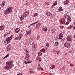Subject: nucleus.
Wrapping results in <instances>:
<instances>
[{"instance_id": "31", "label": "nucleus", "mask_w": 75, "mask_h": 75, "mask_svg": "<svg viewBox=\"0 0 75 75\" xmlns=\"http://www.w3.org/2000/svg\"><path fill=\"white\" fill-rule=\"evenodd\" d=\"M66 16H67V19H68V18H71V17H70V16L69 15H68V14H66Z\"/></svg>"}, {"instance_id": "57", "label": "nucleus", "mask_w": 75, "mask_h": 75, "mask_svg": "<svg viewBox=\"0 0 75 75\" xmlns=\"http://www.w3.org/2000/svg\"><path fill=\"white\" fill-rule=\"evenodd\" d=\"M7 57L6 56L4 57L2 59L3 60L4 59H5V58H6Z\"/></svg>"}, {"instance_id": "64", "label": "nucleus", "mask_w": 75, "mask_h": 75, "mask_svg": "<svg viewBox=\"0 0 75 75\" xmlns=\"http://www.w3.org/2000/svg\"><path fill=\"white\" fill-rule=\"evenodd\" d=\"M73 37L75 38V35H74V36H73Z\"/></svg>"}, {"instance_id": "62", "label": "nucleus", "mask_w": 75, "mask_h": 75, "mask_svg": "<svg viewBox=\"0 0 75 75\" xmlns=\"http://www.w3.org/2000/svg\"><path fill=\"white\" fill-rule=\"evenodd\" d=\"M36 59L37 60H38V57H37Z\"/></svg>"}, {"instance_id": "45", "label": "nucleus", "mask_w": 75, "mask_h": 75, "mask_svg": "<svg viewBox=\"0 0 75 75\" xmlns=\"http://www.w3.org/2000/svg\"><path fill=\"white\" fill-rule=\"evenodd\" d=\"M59 39V38H58V36L57 37H56V40H58Z\"/></svg>"}, {"instance_id": "34", "label": "nucleus", "mask_w": 75, "mask_h": 75, "mask_svg": "<svg viewBox=\"0 0 75 75\" xmlns=\"http://www.w3.org/2000/svg\"><path fill=\"white\" fill-rule=\"evenodd\" d=\"M55 66H51V67H50V69H52V68H55Z\"/></svg>"}, {"instance_id": "30", "label": "nucleus", "mask_w": 75, "mask_h": 75, "mask_svg": "<svg viewBox=\"0 0 75 75\" xmlns=\"http://www.w3.org/2000/svg\"><path fill=\"white\" fill-rule=\"evenodd\" d=\"M59 9L60 10H62V11H63V9H62V7H60L59 8Z\"/></svg>"}, {"instance_id": "42", "label": "nucleus", "mask_w": 75, "mask_h": 75, "mask_svg": "<svg viewBox=\"0 0 75 75\" xmlns=\"http://www.w3.org/2000/svg\"><path fill=\"white\" fill-rule=\"evenodd\" d=\"M29 72H30V74H33V73H34V71H30Z\"/></svg>"}, {"instance_id": "12", "label": "nucleus", "mask_w": 75, "mask_h": 75, "mask_svg": "<svg viewBox=\"0 0 75 75\" xmlns=\"http://www.w3.org/2000/svg\"><path fill=\"white\" fill-rule=\"evenodd\" d=\"M12 66H5L4 67L5 69L6 70H8V69H10L11 68Z\"/></svg>"}, {"instance_id": "44", "label": "nucleus", "mask_w": 75, "mask_h": 75, "mask_svg": "<svg viewBox=\"0 0 75 75\" xmlns=\"http://www.w3.org/2000/svg\"><path fill=\"white\" fill-rule=\"evenodd\" d=\"M8 56H9V54H8L5 56V57H6V58H7V57H8Z\"/></svg>"}, {"instance_id": "5", "label": "nucleus", "mask_w": 75, "mask_h": 75, "mask_svg": "<svg viewBox=\"0 0 75 75\" xmlns=\"http://www.w3.org/2000/svg\"><path fill=\"white\" fill-rule=\"evenodd\" d=\"M28 14H29V11H26L23 15V17H26L27 16H28Z\"/></svg>"}, {"instance_id": "60", "label": "nucleus", "mask_w": 75, "mask_h": 75, "mask_svg": "<svg viewBox=\"0 0 75 75\" xmlns=\"http://www.w3.org/2000/svg\"><path fill=\"white\" fill-rule=\"evenodd\" d=\"M70 66H73V65H72V64H70Z\"/></svg>"}, {"instance_id": "15", "label": "nucleus", "mask_w": 75, "mask_h": 75, "mask_svg": "<svg viewBox=\"0 0 75 75\" xmlns=\"http://www.w3.org/2000/svg\"><path fill=\"white\" fill-rule=\"evenodd\" d=\"M67 40L68 41H71L72 40L71 37H68L67 38Z\"/></svg>"}, {"instance_id": "17", "label": "nucleus", "mask_w": 75, "mask_h": 75, "mask_svg": "<svg viewBox=\"0 0 75 75\" xmlns=\"http://www.w3.org/2000/svg\"><path fill=\"white\" fill-rule=\"evenodd\" d=\"M20 31V29L16 28L15 29V32L16 33H18Z\"/></svg>"}, {"instance_id": "47", "label": "nucleus", "mask_w": 75, "mask_h": 75, "mask_svg": "<svg viewBox=\"0 0 75 75\" xmlns=\"http://www.w3.org/2000/svg\"><path fill=\"white\" fill-rule=\"evenodd\" d=\"M2 3H3V5L4 6V5L6 4H5V2L4 1Z\"/></svg>"}, {"instance_id": "24", "label": "nucleus", "mask_w": 75, "mask_h": 75, "mask_svg": "<svg viewBox=\"0 0 75 75\" xmlns=\"http://www.w3.org/2000/svg\"><path fill=\"white\" fill-rule=\"evenodd\" d=\"M56 46L58 47V45H59V42H55V44H54Z\"/></svg>"}, {"instance_id": "3", "label": "nucleus", "mask_w": 75, "mask_h": 75, "mask_svg": "<svg viewBox=\"0 0 75 75\" xmlns=\"http://www.w3.org/2000/svg\"><path fill=\"white\" fill-rule=\"evenodd\" d=\"M13 60H10L9 62H7L6 63V64L8 66H13Z\"/></svg>"}, {"instance_id": "52", "label": "nucleus", "mask_w": 75, "mask_h": 75, "mask_svg": "<svg viewBox=\"0 0 75 75\" xmlns=\"http://www.w3.org/2000/svg\"><path fill=\"white\" fill-rule=\"evenodd\" d=\"M65 40V38H63V39L62 40H62H63V41H64Z\"/></svg>"}, {"instance_id": "2", "label": "nucleus", "mask_w": 75, "mask_h": 75, "mask_svg": "<svg viewBox=\"0 0 75 75\" xmlns=\"http://www.w3.org/2000/svg\"><path fill=\"white\" fill-rule=\"evenodd\" d=\"M13 35H12L10 37H9L6 39V40L7 41V44H8V43H10L11 40L13 38Z\"/></svg>"}, {"instance_id": "28", "label": "nucleus", "mask_w": 75, "mask_h": 75, "mask_svg": "<svg viewBox=\"0 0 75 75\" xmlns=\"http://www.w3.org/2000/svg\"><path fill=\"white\" fill-rule=\"evenodd\" d=\"M60 50H57L55 52H56L57 54H59V53H60Z\"/></svg>"}, {"instance_id": "23", "label": "nucleus", "mask_w": 75, "mask_h": 75, "mask_svg": "<svg viewBox=\"0 0 75 75\" xmlns=\"http://www.w3.org/2000/svg\"><path fill=\"white\" fill-rule=\"evenodd\" d=\"M72 27H73V26H72V25H70L67 28V29H68V30H70Z\"/></svg>"}, {"instance_id": "27", "label": "nucleus", "mask_w": 75, "mask_h": 75, "mask_svg": "<svg viewBox=\"0 0 75 75\" xmlns=\"http://www.w3.org/2000/svg\"><path fill=\"white\" fill-rule=\"evenodd\" d=\"M68 22H70L71 21V18L67 19Z\"/></svg>"}, {"instance_id": "9", "label": "nucleus", "mask_w": 75, "mask_h": 75, "mask_svg": "<svg viewBox=\"0 0 75 75\" xmlns=\"http://www.w3.org/2000/svg\"><path fill=\"white\" fill-rule=\"evenodd\" d=\"M26 56L25 57V59H26V60H27V61H30V59L28 58H30V56L29 54H26Z\"/></svg>"}, {"instance_id": "18", "label": "nucleus", "mask_w": 75, "mask_h": 75, "mask_svg": "<svg viewBox=\"0 0 75 75\" xmlns=\"http://www.w3.org/2000/svg\"><path fill=\"white\" fill-rule=\"evenodd\" d=\"M40 52H43V53H45V49L43 48L41 50H40Z\"/></svg>"}, {"instance_id": "43", "label": "nucleus", "mask_w": 75, "mask_h": 75, "mask_svg": "<svg viewBox=\"0 0 75 75\" xmlns=\"http://www.w3.org/2000/svg\"><path fill=\"white\" fill-rule=\"evenodd\" d=\"M37 40H38L39 39H40V36H38V35H37Z\"/></svg>"}, {"instance_id": "36", "label": "nucleus", "mask_w": 75, "mask_h": 75, "mask_svg": "<svg viewBox=\"0 0 75 75\" xmlns=\"http://www.w3.org/2000/svg\"><path fill=\"white\" fill-rule=\"evenodd\" d=\"M64 18L65 19H67V15H65L64 16Z\"/></svg>"}, {"instance_id": "21", "label": "nucleus", "mask_w": 75, "mask_h": 75, "mask_svg": "<svg viewBox=\"0 0 75 75\" xmlns=\"http://www.w3.org/2000/svg\"><path fill=\"white\" fill-rule=\"evenodd\" d=\"M38 69H41V70H43L44 69L43 68L41 67L40 66H38Z\"/></svg>"}, {"instance_id": "20", "label": "nucleus", "mask_w": 75, "mask_h": 75, "mask_svg": "<svg viewBox=\"0 0 75 75\" xmlns=\"http://www.w3.org/2000/svg\"><path fill=\"white\" fill-rule=\"evenodd\" d=\"M25 64H29L30 63H31V62H32V61H28V62H26V61H25Z\"/></svg>"}, {"instance_id": "8", "label": "nucleus", "mask_w": 75, "mask_h": 75, "mask_svg": "<svg viewBox=\"0 0 75 75\" xmlns=\"http://www.w3.org/2000/svg\"><path fill=\"white\" fill-rule=\"evenodd\" d=\"M31 30H30L28 31H27L26 32V35H25L26 36H27L28 35H31Z\"/></svg>"}, {"instance_id": "56", "label": "nucleus", "mask_w": 75, "mask_h": 75, "mask_svg": "<svg viewBox=\"0 0 75 75\" xmlns=\"http://www.w3.org/2000/svg\"><path fill=\"white\" fill-rule=\"evenodd\" d=\"M46 4L47 5H49V2H48V3H46Z\"/></svg>"}, {"instance_id": "19", "label": "nucleus", "mask_w": 75, "mask_h": 75, "mask_svg": "<svg viewBox=\"0 0 75 75\" xmlns=\"http://www.w3.org/2000/svg\"><path fill=\"white\" fill-rule=\"evenodd\" d=\"M57 3H55V2H54V3L53 4V5L52 6L51 8H52L54 7V6H57Z\"/></svg>"}, {"instance_id": "14", "label": "nucleus", "mask_w": 75, "mask_h": 75, "mask_svg": "<svg viewBox=\"0 0 75 75\" xmlns=\"http://www.w3.org/2000/svg\"><path fill=\"white\" fill-rule=\"evenodd\" d=\"M36 44H35L34 46L32 47V50L33 51H34L35 50V47H36Z\"/></svg>"}, {"instance_id": "40", "label": "nucleus", "mask_w": 75, "mask_h": 75, "mask_svg": "<svg viewBox=\"0 0 75 75\" xmlns=\"http://www.w3.org/2000/svg\"><path fill=\"white\" fill-rule=\"evenodd\" d=\"M69 24V22H67L65 23V25H68V24Z\"/></svg>"}, {"instance_id": "46", "label": "nucleus", "mask_w": 75, "mask_h": 75, "mask_svg": "<svg viewBox=\"0 0 75 75\" xmlns=\"http://www.w3.org/2000/svg\"><path fill=\"white\" fill-rule=\"evenodd\" d=\"M64 5H65L66 6L68 5L67 3H66L65 1H64Z\"/></svg>"}, {"instance_id": "63", "label": "nucleus", "mask_w": 75, "mask_h": 75, "mask_svg": "<svg viewBox=\"0 0 75 75\" xmlns=\"http://www.w3.org/2000/svg\"><path fill=\"white\" fill-rule=\"evenodd\" d=\"M25 52L26 53H27V50H26L25 51Z\"/></svg>"}, {"instance_id": "55", "label": "nucleus", "mask_w": 75, "mask_h": 75, "mask_svg": "<svg viewBox=\"0 0 75 75\" xmlns=\"http://www.w3.org/2000/svg\"><path fill=\"white\" fill-rule=\"evenodd\" d=\"M30 53V51H27V54H28Z\"/></svg>"}, {"instance_id": "16", "label": "nucleus", "mask_w": 75, "mask_h": 75, "mask_svg": "<svg viewBox=\"0 0 75 75\" xmlns=\"http://www.w3.org/2000/svg\"><path fill=\"white\" fill-rule=\"evenodd\" d=\"M4 29V26L2 25H1L0 26V31H3Z\"/></svg>"}, {"instance_id": "29", "label": "nucleus", "mask_w": 75, "mask_h": 75, "mask_svg": "<svg viewBox=\"0 0 75 75\" xmlns=\"http://www.w3.org/2000/svg\"><path fill=\"white\" fill-rule=\"evenodd\" d=\"M8 47V48H7V50H8L9 51H10V50H11V47H9V46H8V45L7 46Z\"/></svg>"}, {"instance_id": "59", "label": "nucleus", "mask_w": 75, "mask_h": 75, "mask_svg": "<svg viewBox=\"0 0 75 75\" xmlns=\"http://www.w3.org/2000/svg\"><path fill=\"white\" fill-rule=\"evenodd\" d=\"M73 30H75V25L73 27Z\"/></svg>"}, {"instance_id": "58", "label": "nucleus", "mask_w": 75, "mask_h": 75, "mask_svg": "<svg viewBox=\"0 0 75 75\" xmlns=\"http://www.w3.org/2000/svg\"><path fill=\"white\" fill-rule=\"evenodd\" d=\"M1 6H4V5H3V2L1 4Z\"/></svg>"}, {"instance_id": "48", "label": "nucleus", "mask_w": 75, "mask_h": 75, "mask_svg": "<svg viewBox=\"0 0 75 75\" xmlns=\"http://www.w3.org/2000/svg\"><path fill=\"white\" fill-rule=\"evenodd\" d=\"M39 62H41V57H40L39 59Z\"/></svg>"}, {"instance_id": "32", "label": "nucleus", "mask_w": 75, "mask_h": 75, "mask_svg": "<svg viewBox=\"0 0 75 75\" xmlns=\"http://www.w3.org/2000/svg\"><path fill=\"white\" fill-rule=\"evenodd\" d=\"M60 27L61 29L63 30L64 29V27L63 26H60Z\"/></svg>"}, {"instance_id": "39", "label": "nucleus", "mask_w": 75, "mask_h": 75, "mask_svg": "<svg viewBox=\"0 0 75 75\" xmlns=\"http://www.w3.org/2000/svg\"><path fill=\"white\" fill-rule=\"evenodd\" d=\"M20 19L21 21H22V20H23V16H21V17L20 18Z\"/></svg>"}, {"instance_id": "6", "label": "nucleus", "mask_w": 75, "mask_h": 75, "mask_svg": "<svg viewBox=\"0 0 75 75\" xmlns=\"http://www.w3.org/2000/svg\"><path fill=\"white\" fill-rule=\"evenodd\" d=\"M60 23L61 24H64L65 23V20L64 18H61V20L60 21Z\"/></svg>"}, {"instance_id": "35", "label": "nucleus", "mask_w": 75, "mask_h": 75, "mask_svg": "<svg viewBox=\"0 0 75 75\" xmlns=\"http://www.w3.org/2000/svg\"><path fill=\"white\" fill-rule=\"evenodd\" d=\"M18 40H20L22 38V37L20 36H18Z\"/></svg>"}, {"instance_id": "25", "label": "nucleus", "mask_w": 75, "mask_h": 75, "mask_svg": "<svg viewBox=\"0 0 75 75\" xmlns=\"http://www.w3.org/2000/svg\"><path fill=\"white\" fill-rule=\"evenodd\" d=\"M46 46L47 47V48H48L50 47V44L49 42H47L46 44Z\"/></svg>"}, {"instance_id": "33", "label": "nucleus", "mask_w": 75, "mask_h": 75, "mask_svg": "<svg viewBox=\"0 0 75 75\" xmlns=\"http://www.w3.org/2000/svg\"><path fill=\"white\" fill-rule=\"evenodd\" d=\"M23 35H22V33H20L19 34V36L22 37H23Z\"/></svg>"}, {"instance_id": "49", "label": "nucleus", "mask_w": 75, "mask_h": 75, "mask_svg": "<svg viewBox=\"0 0 75 75\" xmlns=\"http://www.w3.org/2000/svg\"><path fill=\"white\" fill-rule=\"evenodd\" d=\"M39 22V21H37V22H35L34 23L35 24H37V23H38Z\"/></svg>"}, {"instance_id": "22", "label": "nucleus", "mask_w": 75, "mask_h": 75, "mask_svg": "<svg viewBox=\"0 0 75 75\" xmlns=\"http://www.w3.org/2000/svg\"><path fill=\"white\" fill-rule=\"evenodd\" d=\"M42 55V53H41V52H39L38 53V56L39 57H41Z\"/></svg>"}, {"instance_id": "54", "label": "nucleus", "mask_w": 75, "mask_h": 75, "mask_svg": "<svg viewBox=\"0 0 75 75\" xmlns=\"http://www.w3.org/2000/svg\"><path fill=\"white\" fill-rule=\"evenodd\" d=\"M59 11H62V10H61L60 11L59 9L58 10V12H59Z\"/></svg>"}, {"instance_id": "10", "label": "nucleus", "mask_w": 75, "mask_h": 75, "mask_svg": "<svg viewBox=\"0 0 75 75\" xmlns=\"http://www.w3.org/2000/svg\"><path fill=\"white\" fill-rule=\"evenodd\" d=\"M46 15L48 16V17H50V16L51 17H53V15L49 12H47V13Z\"/></svg>"}, {"instance_id": "11", "label": "nucleus", "mask_w": 75, "mask_h": 75, "mask_svg": "<svg viewBox=\"0 0 75 75\" xmlns=\"http://www.w3.org/2000/svg\"><path fill=\"white\" fill-rule=\"evenodd\" d=\"M64 37V35H63V34L62 33H60L59 34V39L60 40H61L62 38Z\"/></svg>"}, {"instance_id": "50", "label": "nucleus", "mask_w": 75, "mask_h": 75, "mask_svg": "<svg viewBox=\"0 0 75 75\" xmlns=\"http://www.w3.org/2000/svg\"><path fill=\"white\" fill-rule=\"evenodd\" d=\"M38 26H40L41 25V23H39L38 24Z\"/></svg>"}, {"instance_id": "61", "label": "nucleus", "mask_w": 75, "mask_h": 75, "mask_svg": "<svg viewBox=\"0 0 75 75\" xmlns=\"http://www.w3.org/2000/svg\"><path fill=\"white\" fill-rule=\"evenodd\" d=\"M57 0H56L54 2V3H57Z\"/></svg>"}, {"instance_id": "37", "label": "nucleus", "mask_w": 75, "mask_h": 75, "mask_svg": "<svg viewBox=\"0 0 75 75\" xmlns=\"http://www.w3.org/2000/svg\"><path fill=\"white\" fill-rule=\"evenodd\" d=\"M18 40V36L16 37L15 38V39H14V40Z\"/></svg>"}, {"instance_id": "7", "label": "nucleus", "mask_w": 75, "mask_h": 75, "mask_svg": "<svg viewBox=\"0 0 75 75\" xmlns=\"http://www.w3.org/2000/svg\"><path fill=\"white\" fill-rule=\"evenodd\" d=\"M64 45L65 47L68 48H69L68 47L71 46V45L70 44V43H68L67 42H66L64 43Z\"/></svg>"}, {"instance_id": "51", "label": "nucleus", "mask_w": 75, "mask_h": 75, "mask_svg": "<svg viewBox=\"0 0 75 75\" xmlns=\"http://www.w3.org/2000/svg\"><path fill=\"white\" fill-rule=\"evenodd\" d=\"M35 23H34L31 24V25H32V26H33V25H35Z\"/></svg>"}, {"instance_id": "26", "label": "nucleus", "mask_w": 75, "mask_h": 75, "mask_svg": "<svg viewBox=\"0 0 75 75\" xmlns=\"http://www.w3.org/2000/svg\"><path fill=\"white\" fill-rule=\"evenodd\" d=\"M56 30V29L55 28H53L51 30L52 31V33H55V31Z\"/></svg>"}, {"instance_id": "41", "label": "nucleus", "mask_w": 75, "mask_h": 75, "mask_svg": "<svg viewBox=\"0 0 75 75\" xmlns=\"http://www.w3.org/2000/svg\"><path fill=\"white\" fill-rule=\"evenodd\" d=\"M65 2L66 3H67V4H68L69 3V0H67L66 1H65Z\"/></svg>"}, {"instance_id": "1", "label": "nucleus", "mask_w": 75, "mask_h": 75, "mask_svg": "<svg viewBox=\"0 0 75 75\" xmlns=\"http://www.w3.org/2000/svg\"><path fill=\"white\" fill-rule=\"evenodd\" d=\"M12 7H9L6 10L5 14L6 15L7 14H8L9 13H12Z\"/></svg>"}, {"instance_id": "4", "label": "nucleus", "mask_w": 75, "mask_h": 75, "mask_svg": "<svg viewBox=\"0 0 75 75\" xmlns=\"http://www.w3.org/2000/svg\"><path fill=\"white\" fill-rule=\"evenodd\" d=\"M29 42L30 45H33V44H34V40H33V37H31L30 38Z\"/></svg>"}, {"instance_id": "38", "label": "nucleus", "mask_w": 75, "mask_h": 75, "mask_svg": "<svg viewBox=\"0 0 75 75\" xmlns=\"http://www.w3.org/2000/svg\"><path fill=\"white\" fill-rule=\"evenodd\" d=\"M34 16H35V17H36V16H38V13H35L34 14Z\"/></svg>"}, {"instance_id": "13", "label": "nucleus", "mask_w": 75, "mask_h": 75, "mask_svg": "<svg viewBox=\"0 0 75 75\" xmlns=\"http://www.w3.org/2000/svg\"><path fill=\"white\" fill-rule=\"evenodd\" d=\"M42 30L44 31V32H47V30H48V29H47V27H44L42 28Z\"/></svg>"}, {"instance_id": "53", "label": "nucleus", "mask_w": 75, "mask_h": 75, "mask_svg": "<svg viewBox=\"0 0 75 75\" xmlns=\"http://www.w3.org/2000/svg\"><path fill=\"white\" fill-rule=\"evenodd\" d=\"M36 28H37V29H38V28H39V27H38V26L36 25Z\"/></svg>"}]
</instances>
